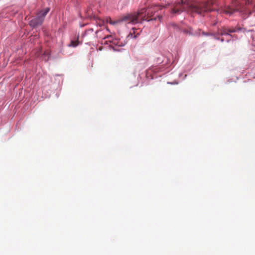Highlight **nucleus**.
Here are the masks:
<instances>
[{
	"label": "nucleus",
	"mask_w": 255,
	"mask_h": 255,
	"mask_svg": "<svg viewBox=\"0 0 255 255\" xmlns=\"http://www.w3.org/2000/svg\"><path fill=\"white\" fill-rule=\"evenodd\" d=\"M157 8L155 6L148 8H142L138 11L137 13H132L127 14L117 21H113L111 18L108 21L111 24L114 25L122 22L135 24L141 23L143 21H150L156 20L157 18L160 20L162 16L157 14L153 16Z\"/></svg>",
	"instance_id": "obj_1"
},
{
	"label": "nucleus",
	"mask_w": 255,
	"mask_h": 255,
	"mask_svg": "<svg viewBox=\"0 0 255 255\" xmlns=\"http://www.w3.org/2000/svg\"><path fill=\"white\" fill-rule=\"evenodd\" d=\"M214 3V1L211 0L205 2L189 5L188 2L184 0H178L175 2L172 12L180 14L183 11H187L192 15L197 13L204 16L206 13L213 10L212 6Z\"/></svg>",
	"instance_id": "obj_2"
},
{
	"label": "nucleus",
	"mask_w": 255,
	"mask_h": 255,
	"mask_svg": "<svg viewBox=\"0 0 255 255\" xmlns=\"http://www.w3.org/2000/svg\"><path fill=\"white\" fill-rule=\"evenodd\" d=\"M241 28H226L223 27L220 29V34L221 35H230V33H233L239 31Z\"/></svg>",
	"instance_id": "obj_3"
},
{
	"label": "nucleus",
	"mask_w": 255,
	"mask_h": 255,
	"mask_svg": "<svg viewBox=\"0 0 255 255\" xmlns=\"http://www.w3.org/2000/svg\"><path fill=\"white\" fill-rule=\"evenodd\" d=\"M236 10L235 9L233 8L230 6H226L224 8H222L221 9H218L217 11L218 13H224L226 14L231 15Z\"/></svg>",
	"instance_id": "obj_4"
},
{
	"label": "nucleus",
	"mask_w": 255,
	"mask_h": 255,
	"mask_svg": "<svg viewBox=\"0 0 255 255\" xmlns=\"http://www.w3.org/2000/svg\"><path fill=\"white\" fill-rule=\"evenodd\" d=\"M43 20L38 16H36V17L33 18L30 21V25L32 27H36L39 25H40Z\"/></svg>",
	"instance_id": "obj_5"
},
{
	"label": "nucleus",
	"mask_w": 255,
	"mask_h": 255,
	"mask_svg": "<svg viewBox=\"0 0 255 255\" xmlns=\"http://www.w3.org/2000/svg\"><path fill=\"white\" fill-rule=\"evenodd\" d=\"M49 10L50 9L49 8H46L44 9H42L37 14V15L39 16L43 20H44L45 16L49 12Z\"/></svg>",
	"instance_id": "obj_6"
},
{
	"label": "nucleus",
	"mask_w": 255,
	"mask_h": 255,
	"mask_svg": "<svg viewBox=\"0 0 255 255\" xmlns=\"http://www.w3.org/2000/svg\"><path fill=\"white\" fill-rule=\"evenodd\" d=\"M79 44V41L77 39V40H72L70 43L68 45L69 46L76 47Z\"/></svg>",
	"instance_id": "obj_7"
},
{
	"label": "nucleus",
	"mask_w": 255,
	"mask_h": 255,
	"mask_svg": "<svg viewBox=\"0 0 255 255\" xmlns=\"http://www.w3.org/2000/svg\"><path fill=\"white\" fill-rule=\"evenodd\" d=\"M109 37H110V36H107V37H105V38H109Z\"/></svg>",
	"instance_id": "obj_8"
}]
</instances>
